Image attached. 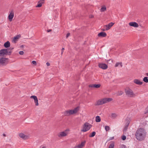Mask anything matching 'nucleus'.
Masks as SVG:
<instances>
[{"label": "nucleus", "mask_w": 148, "mask_h": 148, "mask_svg": "<svg viewBox=\"0 0 148 148\" xmlns=\"http://www.w3.org/2000/svg\"><path fill=\"white\" fill-rule=\"evenodd\" d=\"M147 132L143 128H138L136 131L135 135L136 139L139 141L144 140L145 138Z\"/></svg>", "instance_id": "1"}, {"label": "nucleus", "mask_w": 148, "mask_h": 148, "mask_svg": "<svg viewBox=\"0 0 148 148\" xmlns=\"http://www.w3.org/2000/svg\"><path fill=\"white\" fill-rule=\"evenodd\" d=\"M112 99L111 98H105L101 99L97 101L96 103V105L99 106L106 103L112 100Z\"/></svg>", "instance_id": "2"}, {"label": "nucleus", "mask_w": 148, "mask_h": 148, "mask_svg": "<svg viewBox=\"0 0 148 148\" xmlns=\"http://www.w3.org/2000/svg\"><path fill=\"white\" fill-rule=\"evenodd\" d=\"M70 130L67 129L63 131H61L57 134V136L60 138L67 136L69 133Z\"/></svg>", "instance_id": "3"}, {"label": "nucleus", "mask_w": 148, "mask_h": 148, "mask_svg": "<svg viewBox=\"0 0 148 148\" xmlns=\"http://www.w3.org/2000/svg\"><path fill=\"white\" fill-rule=\"evenodd\" d=\"M79 107H77L73 110H69L65 111L64 114L66 116H69L76 113L79 110Z\"/></svg>", "instance_id": "4"}, {"label": "nucleus", "mask_w": 148, "mask_h": 148, "mask_svg": "<svg viewBox=\"0 0 148 148\" xmlns=\"http://www.w3.org/2000/svg\"><path fill=\"white\" fill-rule=\"evenodd\" d=\"M125 92L126 95L128 97H135L136 95L132 90L129 88H127L125 89Z\"/></svg>", "instance_id": "5"}, {"label": "nucleus", "mask_w": 148, "mask_h": 148, "mask_svg": "<svg viewBox=\"0 0 148 148\" xmlns=\"http://www.w3.org/2000/svg\"><path fill=\"white\" fill-rule=\"evenodd\" d=\"M91 127V125L88 123L86 122L83 125L81 131L82 132H86L89 130Z\"/></svg>", "instance_id": "6"}, {"label": "nucleus", "mask_w": 148, "mask_h": 148, "mask_svg": "<svg viewBox=\"0 0 148 148\" xmlns=\"http://www.w3.org/2000/svg\"><path fill=\"white\" fill-rule=\"evenodd\" d=\"M8 58L2 57L0 58V66H5L8 63Z\"/></svg>", "instance_id": "7"}, {"label": "nucleus", "mask_w": 148, "mask_h": 148, "mask_svg": "<svg viewBox=\"0 0 148 148\" xmlns=\"http://www.w3.org/2000/svg\"><path fill=\"white\" fill-rule=\"evenodd\" d=\"M18 136L20 138L22 139L23 140H25L29 139L30 136L29 134H27L24 133L23 132L19 133L18 134Z\"/></svg>", "instance_id": "8"}, {"label": "nucleus", "mask_w": 148, "mask_h": 148, "mask_svg": "<svg viewBox=\"0 0 148 148\" xmlns=\"http://www.w3.org/2000/svg\"><path fill=\"white\" fill-rule=\"evenodd\" d=\"M8 14V19L10 22H11L14 16V12L13 10H10Z\"/></svg>", "instance_id": "9"}, {"label": "nucleus", "mask_w": 148, "mask_h": 148, "mask_svg": "<svg viewBox=\"0 0 148 148\" xmlns=\"http://www.w3.org/2000/svg\"><path fill=\"white\" fill-rule=\"evenodd\" d=\"M11 52H8L6 49H3L0 50V55L3 56L5 55H10Z\"/></svg>", "instance_id": "10"}, {"label": "nucleus", "mask_w": 148, "mask_h": 148, "mask_svg": "<svg viewBox=\"0 0 148 148\" xmlns=\"http://www.w3.org/2000/svg\"><path fill=\"white\" fill-rule=\"evenodd\" d=\"M114 24V23L111 22L108 25H105L104 26V28H105V29L103 30V31L108 30H109L112 26Z\"/></svg>", "instance_id": "11"}, {"label": "nucleus", "mask_w": 148, "mask_h": 148, "mask_svg": "<svg viewBox=\"0 0 148 148\" xmlns=\"http://www.w3.org/2000/svg\"><path fill=\"white\" fill-rule=\"evenodd\" d=\"M30 98L33 99L34 100V102L35 103V105L36 106H38L39 105L38 103V100L37 97L35 95L31 96L30 97Z\"/></svg>", "instance_id": "12"}, {"label": "nucleus", "mask_w": 148, "mask_h": 148, "mask_svg": "<svg viewBox=\"0 0 148 148\" xmlns=\"http://www.w3.org/2000/svg\"><path fill=\"white\" fill-rule=\"evenodd\" d=\"M129 25L135 28H137L139 27L138 24L136 22H131L129 23Z\"/></svg>", "instance_id": "13"}, {"label": "nucleus", "mask_w": 148, "mask_h": 148, "mask_svg": "<svg viewBox=\"0 0 148 148\" xmlns=\"http://www.w3.org/2000/svg\"><path fill=\"white\" fill-rule=\"evenodd\" d=\"M133 82L136 84L139 85H141L143 84V82L142 81L137 79H134L133 80Z\"/></svg>", "instance_id": "14"}, {"label": "nucleus", "mask_w": 148, "mask_h": 148, "mask_svg": "<svg viewBox=\"0 0 148 148\" xmlns=\"http://www.w3.org/2000/svg\"><path fill=\"white\" fill-rule=\"evenodd\" d=\"M99 68L103 69H106L108 68L107 65L105 64L100 63L99 64Z\"/></svg>", "instance_id": "15"}, {"label": "nucleus", "mask_w": 148, "mask_h": 148, "mask_svg": "<svg viewBox=\"0 0 148 148\" xmlns=\"http://www.w3.org/2000/svg\"><path fill=\"white\" fill-rule=\"evenodd\" d=\"M20 37V35H18L15 36L13 38V39L12 40V42L14 43H16L17 41H18V40L19 39Z\"/></svg>", "instance_id": "16"}, {"label": "nucleus", "mask_w": 148, "mask_h": 148, "mask_svg": "<svg viewBox=\"0 0 148 148\" xmlns=\"http://www.w3.org/2000/svg\"><path fill=\"white\" fill-rule=\"evenodd\" d=\"M86 141H84L81 142V143L79 144L77 146L75 147L77 148H82L85 145Z\"/></svg>", "instance_id": "17"}, {"label": "nucleus", "mask_w": 148, "mask_h": 148, "mask_svg": "<svg viewBox=\"0 0 148 148\" xmlns=\"http://www.w3.org/2000/svg\"><path fill=\"white\" fill-rule=\"evenodd\" d=\"M89 86L91 88H99L101 86V85L100 84H91L89 85Z\"/></svg>", "instance_id": "18"}, {"label": "nucleus", "mask_w": 148, "mask_h": 148, "mask_svg": "<svg viewBox=\"0 0 148 148\" xmlns=\"http://www.w3.org/2000/svg\"><path fill=\"white\" fill-rule=\"evenodd\" d=\"M44 0H40L38 3V4L36 6V7L40 8L42 6V4L44 3Z\"/></svg>", "instance_id": "19"}, {"label": "nucleus", "mask_w": 148, "mask_h": 148, "mask_svg": "<svg viewBox=\"0 0 148 148\" xmlns=\"http://www.w3.org/2000/svg\"><path fill=\"white\" fill-rule=\"evenodd\" d=\"M98 36L99 37H105L106 36L107 34L105 32H102L99 33Z\"/></svg>", "instance_id": "20"}, {"label": "nucleus", "mask_w": 148, "mask_h": 148, "mask_svg": "<svg viewBox=\"0 0 148 148\" xmlns=\"http://www.w3.org/2000/svg\"><path fill=\"white\" fill-rule=\"evenodd\" d=\"M4 45L5 48L8 47L10 46V43L9 41H8L4 43Z\"/></svg>", "instance_id": "21"}, {"label": "nucleus", "mask_w": 148, "mask_h": 148, "mask_svg": "<svg viewBox=\"0 0 148 148\" xmlns=\"http://www.w3.org/2000/svg\"><path fill=\"white\" fill-rule=\"evenodd\" d=\"M118 116V115L115 113H112L110 115V117L114 119Z\"/></svg>", "instance_id": "22"}, {"label": "nucleus", "mask_w": 148, "mask_h": 148, "mask_svg": "<svg viewBox=\"0 0 148 148\" xmlns=\"http://www.w3.org/2000/svg\"><path fill=\"white\" fill-rule=\"evenodd\" d=\"M106 8L105 5L101 7V9L100 11L101 12H103L106 11Z\"/></svg>", "instance_id": "23"}, {"label": "nucleus", "mask_w": 148, "mask_h": 148, "mask_svg": "<svg viewBox=\"0 0 148 148\" xmlns=\"http://www.w3.org/2000/svg\"><path fill=\"white\" fill-rule=\"evenodd\" d=\"M119 66H120L121 67H122V63L121 62H117L115 64V67H117Z\"/></svg>", "instance_id": "24"}, {"label": "nucleus", "mask_w": 148, "mask_h": 148, "mask_svg": "<svg viewBox=\"0 0 148 148\" xmlns=\"http://www.w3.org/2000/svg\"><path fill=\"white\" fill-rule=\"evenodd\" d=\"M101 121V119L99 116H97L96 117V121L97 122H100Z\"/></svg>", "instance_id": "25"}, {"label": "nucleus", "mask_w": 148, "mask_h": 148, "mask_svg": "<svg viewBox=\"0 0 148 148\" xmlns=\"http://www.w3.org/2000/svg\"><path fill=\"white\" fill-rule=\"evenodd\" d=\"M105 129L106 131H108L110 130V127L108 126H106L105 127Z\"/></svg>", "instance_id": "26"}, {"label": "nucleus", "mask_w": 148, "mask_h": 148, "mask_svg": "<svg viewBox=\"0 0 148 148\" xmlns=\"http://www.w3.org/2000/svg\"><path fill=\"white\" fill-rule=\"evenodd\" d=\"M96 134V132H92V133L90 135V137H93L95 136Z\"/></svg>", "instance_id": "27"}, {"label": "nucleus", "mask_w": 148, "mask_h": 148, "mask_svg": "<svg viewBox=\"0 0 148 148\" xmlns=\"http://www.w3.org/2000/svg\"><path fill=\"white\" fill-rule=\"evenodd\" d=\"M119 148H127L126 146L123 144H121L119 145Z\"/></svg>", "instance_id": "28"}, {"label": "nucleus", "mask_w": 148, "mask_h": 148, "mask_svg": "<svg viewBox=\"0 0 148 148\" xmlns=\"http://www.w3.org/2000/svg\"><path fill=\"white\" fill-rule=\"evenodd\" d=\"M123 92L122 91H119L117 93V95H121L123 94Z\"/></svg>", "instance_id": "29"}, {"label": "nucleus", "mask_w": 148, "mask_h": 148, "mask_svg": "<svg viewBox=\"0 0 148 148\" xmlns=\"http://www.w3.org/2000/svg\"><path fill=\"white\" fill-rule=\"evenodd\" d=\"M143 81L146 82V83H147L148 82V78L146 77H145L144 78H143Z\"/></svg>", "instance_id": "30"}, {"label": "nucleus", "mask_w": 148, "mask_h": 148, "mask_svg": "<svg viewBox=\"0 0 148 148\" xmlns=\"http://www.w3.org/2000/svg\"><path fill=\"white\" fill-rule=\"evenodd\" d=\"M114 143H112L110 145L108 148H114Z\"/></svg>", "instance_id": "31"}, {"label": "nucleus", "mask_w": 148, "mask_h": 148, "mask_svg": "<svg viewBox=\"0 0 148 148\" xmlns=\"http://www.w3.org/2000/svg\"><path fill=\"white\" fill-rule=\"evenodd\" d=\"M121 138L122 140H125L126 139V137L125 136H124V135L123 136L121 137Z\"/></svg>", "instance_id": "32"}, {"label": "nucleus", "mask_w": 148, "mask_h": 148, "mask_svg": "<svg viewBox=\"0 0 148 148\" xmlns=\"http://www.w3.org/2000/svg\"><path fill=\"white\" fill-rule=\"evenodd\" d=\"M19 53L21 55H23L24 54V52L23 51H21L19 52Z\"/></svg>", "instance_id": "33"}, {"label": "nucleus", "mask_w": 148, "mask_h": 148, "mask_svg": "<svg viewBox=\"0 0 148 148\" xmlns=\"http://www.w3.org/2000/svg\"><path fill=\"white\" fill-rule=\"evenodd\" d=\"M32 63L35 65H36V62L35 61H33L32 62Z\"/></svg>", "instance_id": "34"}, {"label": "nucleus", "mask_w": 148, "mask_h": 148, "mask_svg": "<svg viewBox=\"0 0 148 148\" xmlns=\"http://www.w3.org/2000/svg\"><path fill=\"white\" fill-rule=\"evenodd\" d=\"M127 126L126 127H125V128H124L123 130V132H126L127 130Z\"/></svg>", "instance_id": "35"}, {"label": "nucleus", "mask_w": 148, "mask_h": 148, "mask_svg": "<svg viewBox=\"0 0 148 148\" xmlns=\"http://www.w3.org/2000/svg\"><path fill=\"white\" fill-rule=\"evenodd\" d=\"M70 35V33H68L66 35V38H68L69 37V36Z\"/></svg>", "instance_id": "36"}, {"label": "nucleus", "mask_w": 148, "mask_h": 148, "mask_svg": "<svg viewBox=\"0 0 148 148\" xmlns=\"http://www.w3.org/2000/svg\"><path fill=\"white\" fill-rule=\"evenodd\" d=\"M40 148H46V147L45 146L42 145L40 147Z\"/></svg>", "instance_id": "37"}, {"label": "nucleus", "mask_w": 148, "mask_h": 148, "mask_svg": "<svg viewBox=\"0 0 148 148\" xmlns=\"http://www.w3.org/2000/svg\"><path fill=\"white\" fill-rule=\"evenodd\" d=\"M64 48H62V52H61V55H62L63 53V50H64Z\"/></svg>", "instance_id": "38"}, {"label": "nucleus", "mask_w": 148, "mask_h": 148, "mask_svg": "<svg viewBox=\"0 0 148 148\" xmlns=\"http://www.w3.org/2000/svg\"><path fill=\"white\" fill-rule=\"evenodd\" d=\"M46 64H47V66H50V63L48 62H47V63H46Z\"/></svg>", "instance_id": "39"}, {"label": "nucleus", "mask_w": 148, "mask_h": 148, "mask_svg": "<svg viewBox=\"0 0 148 148\" xmlns=\"http://www.w3.org/2000/svg\"><path fill=\"white\" fill-rule=\"evenodd\" d=\"M114 139V137H111L110 138V140H112Z\"/></svg>", "instance_id": "40"}, {"label": "nucleus", "mask_w": 148, "mask_h": 148, "mask_svg": "<svg viewBox=\"0 0 148 148\" xmlns=\"http://www.w3.org/2000/svg\"><path fill=\"white\" fill-rule=\"evenodd\" d=\"M146 109L147 110V112H145V113H147V112H148V107L146 108Z\"/></svg>", "instance_id": "41"}, {"label": "nucleus", "mask_w": 148, "mask_h": 148, "mask_svg": "<svg viewBox=\"0 0 148 148\" xmlns=\"http://www.w3.org/2000/svg\"><path fill=\"white\" fill-rule=\"evenodd\" d=\"M51 30L49 29L48 31V32H51Z\"/></svg>", "instance_id": "42"}, {"label": "nucleus", "mask_w": 148, "mask_h": 148, "mask_svg": "<svg viewBox=\"0 0 148 148\" xmlns=\"http://www.w3.org/2000/svg\"><path fill=\"white\" fill-rule=\"evenodd\" d=\"M93 15H91L90 17V18H93Z\"/></svg>", "instance_id": "43"}, {"label": "nucleus", "mask_w": 148, "mask_h": 148, "mask_svg": "<svg viewBox=\"0 0 148 148\" xmlns=\"http://www.w3.org/2000/svg\"><path fill=\"white\" fill-rule=\"evenodd\" d=\"M146 75L148 76V73H147Z\"/></svg>", "instance_id": "44"}, {"label": "nucleus", "mask_w": 148, "mask_h": 148, "mask_svg": "<svg viewBox=\"0 0 148 148\" xmlns=\"http://www.w3.org/2000/svg\"><path fill=\"white\" fill-rule=\"evenodd\" d=\"M3 135L4 136H5V134H3Z\"/></svg>", "instance_id": "45"}, {"label": "nucleus", "mask_w": 148, "mask_h": 148, "mask_svg": "<svg viewBox=\"0 0 148 148\" xmlns=\"http://www.w3.org/2000/svg\"><path fill=\"white\" fill-rule=\"evenodd\" d=\"M74 148H77V147H75Z\"/></svg>", "instance_id": "46"}]
</instances>
